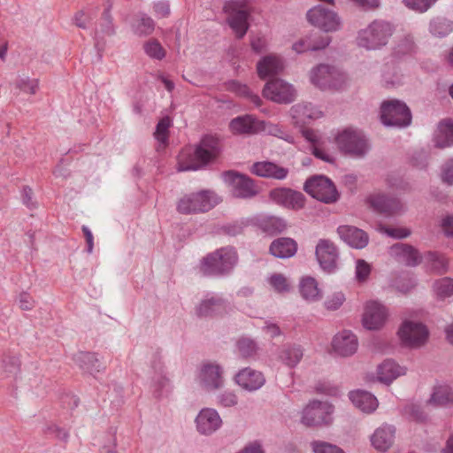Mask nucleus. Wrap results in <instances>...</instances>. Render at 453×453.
<instances>
[{"label": "nucleus", "mask_w": 453, "mask_h": 453, "mask_svg": "<svg viewBox=\"0 0 453 453\" xmlns=\"http://www.w3.org/2000/svg\"><path fill=\"white\" fill-rule=\"evenodd\" d=\"M220 141L212 135H204L193 153L181 152L178 158V171H196L219 156Z\"/></svg>", "instance_id": "nucleus-1"}, {"label": "nucleus", "mask_w": 453, "mask_h": 453, "mask_svg": "<svg viewBox=\"0 0 453 453\" xmlns=\"http://www.w3.org/2000/svg\"><path fill=\"white\" fill-rule=\"evenodd\" d=\"M237 262L236 250L231 246L222 247L203 257L199 273L204 277H225L232 273Z\"/></svg>", "instance_id": "nucleus-2"}, {"label": "nucleus", "mask_w": 453, "mask_h": 453, "mask_svg": "<svg viewBox=\"0 0 453 453\" xmlns=\"http://www.w3.org/2000/svg\"><path fill=\"white\" fill-rule=\"evenodd\" d=\"M392 34L393 27L389 22L375 19L358 32L357 43L368 50H378L388 43Z\"/></svg>", "instance_id": "nucleus-3"}, {"label": "nucleus", "mask_w": 453, "mask_h": 453, "mask_svg": "<svg viewBox=\"0 0 453 453\" xmlns=\"http://www.w3.org/2000/svg\"><path fill=\"white\" fill-rule=\"evenodd\" d=\"M223 11L227 14L226 22L236 38L242 39L250 27L248 19L252 11L250 0H229L225 3Z\"/></svg>", "instance_id": "nucleus-4"}, {"label": "nucleus", "mask_w": 453, "mask_h": 453, "mask_svg": "<svg viewBox=\"0 0 453 453\" xmlns=\"http://www.w3.org/2000/svg\"><path fill=\"white\" fill-rule=\"evenodd\" d=\"M219 203V197L209 190H202L181 197L177 203V211L181 214L206 212Z\"/></svg>", "instance_id": "nucleus-5"}, {"label": "nucleus", "mask_w": 453, "mask_h": 453, "mask_svg": "<svg viewBox=\"0 0 453 453\" xmlns=\"http://www.w3.org/2000/svg\"><path fill=\"white\" fill-rule=\"evenodd\" d=\"M380 119L387 127H405L411 123V112L400 100L384 101L380 106Z\"/></svg>", "instance_id": "nucleus-6"}, {"label": "nucleus", "mask_w": 453, "mask_h": 453, "mask_svg": "<svg viewBox=\"0 0 453 453\" xmlns=\"http://www.w3.org/2000/svg\"><path fill=\"white\" fill-rule=\"evenodd\" d=\"M303 190L313 198L325 203H333L339 198V193L333 181L324 175H314L306 180Z\"/></svg>", "instance_id": "nucleus-7"}, {"label": "nucleus", "mask_w": 453, "mask_h": 453, "mask_svg": "<svg viewBox=\"0 0 453 453\" xmlns=\"http://www.w3.org/2000/svg\"><path fill=\"white\" fill-rule=\"evenodd\" d=\"M310 79L320 89H337L342 85L344 75L334 66L320 64L311 70Z\"/></svg>", "instance_id": "nucleus-8"}, {"label": "nucleus", "mask_w": 453, "mask_h": 453, "mask_svg": "<svg viewBox=\"0 0 453 453\" xmlns=\"http://www.w3.org/2000/svg\"><path fill=\"white\" fill-rule=\"evenodd\" d=\"M225 180L231 186L232 195L236 198L250 199L258 194L255 181L245 174L234 171L224 173Z\"/></svg>", "instance_id": "nucleus-9"}, {"label": "nucleus", "mask_w": 453, "mask_h": 453, "mask_svg": "<svg viewBox=\"0 0 453 453\" xmlns=\"http://www.w3.org/2000/svg\"><path fill=\"white\" fill-rule=\"evenodd\" d=\"M333 406L326 402L312 401L303 411L302 423L306 426H318L331 423Z\"/></svg>", "instance_id": "nucleus-10"}, {"label": "nucleus", "mask_w": 453, "mask_h": 453, "mask_svg": "<svg viewBox=\"0 0 453 453\" xmlns=\"http://www.w3.org/2000/svg\"><path fill=\"white\" fill-rule=\"evenodd\" d=\"M341 150L356 157H363L368 150V143L361 132L345 129L336 137Z\"/></svg>", "instance_id": "nucleus-11"}, {"label": "nucleus", "mask_w": 453, "mask_h": 453, "mask_svg": "<svg viewBox=\"0 0 453 453\" xmlns=\"http://www.w3.org/2000/svg\"><path fill=\"white\" fill-rule=\"evenodd\" d=\"M306 17L311 25L326 33L337 31L341 27V19L337 13L322 5H317L310 9Z\"/></svg>", "instance_id": "nucleus-12"}, {"label": "nucleus", "mask_w": 453, "mask_h": 453, "mask_svg": "<svg viewBox=\"0 0 453 453\" xmlns=\"http://www.w3.org/2000/svg\"><path fill=\"white\" fill-rule=\"evenodd\" d=\"M228 308L227 301L221 296L208 293L195 308V313L201 319H212L225 314Z\"/></svg>", "instance_id": "nucleus-13"}, {"label": "nucleus", "mask_w": 453, "mask_h": 453, "mask_svg": "<svg viewBox=\"0 0 453 453\" xmlns=\"http://www.w3.org/2000/svg\"><path fill=\"white\" fill-rule=\"evenodd\" d=\"M269 198L276 204L293 211L303 209L306 201L303 193L289 188L272 189L269 192Z\"/></svg>", "instance_id": "nucleus-14"}, {"label": "nucleus", "mask_w": 453, "mask_h": 453, "mask_svg": "<svg viewBox=\"0 0 453 453\" xmlns=\"http://www.w3.org/2000/svg\"><path fill=\"white\" fill-rule=\"evenodd\" d=\"M398 335L404 345L416 348L426 342L428 330L422 323L406 320L401 326Z\"/></svg>", "instance_id": "nucleus-15"}, {"label": "nucleus", "mask_w": 453, "mask_h": 453, "mask_svg": "<svg viewBox=\"0 0 453 453\" xmlns=\"http://www.w3.org/2000/svg\"><path fill=\"white\" fill-rule=\"evenodd\" d=\"M265 97L280 104H289L295 100L294 88L280 79H271L263 89Z\"/></svg>", "instance_id": "nucleus-16"}, {"label": "nucleus", "mask_w": 453, "mask_h": 453, "mask_svg": "<svg viewBox=\"0 0 453 453\" xmlns=\"http://www.w3.org/2000/svg\"><path fill=\"white\" fill-rule=\"evenodd\" d=\"M367 203L375 211L386 217L397 215L403 211V206L399 199L385 194L371 195L367 198Z\"/></svg>", "instance_id": "nucleus-17"}, {"label": "nucleus", "mask_w": 453, "mask_h": 453, "mask_svg": "<svg viewBox=\"0 0 453 453\" xmlns=\"http://www.w3.org/2000/svg\"><path fill=\"white\" fill-rule=\"evenodd\" d=\"M388 315V310L382 303L369 301L366 303L363 315L364 326L369 330L379 329L384 325Z\"/></svg>", "instance_id": "nucleus-18"}, {"label": "nucleus", "mask_w": 453, "mask_h": 453, "mask_svg": "<svg viewBox=\"0 0 453 453\" xmlns=\"http://www.w3.org/2000/svg\"><path fill=\"white\" fill-rule=\"evenodd\" d=\"M338 255L334 242L325 239L319 241L316 246V257L324 271L332 273L336 268Z\"/></svg>", "instance_id": "nucleus-19"}, {"label": "nucleus", "mask_w": 453, "mask_h": 453, "mask_svg": "<svg viewBox=\"0 0 453 453\" xmlns=\"http://www.w3.org/2000/svg\"><path fill=\"white\" fill-rule=\"evenodd\" d=\"M196 425L199 434L211 435L221 427L222 419L216 410L204 408L196 416Z\"/></svg>", "instance_id": "nucleus-20"}, {"label": "nucleus", "mask_w": 453, "mask_h": 453, "mask_svg": "<svg viewBox=\"0 0 453 453\" xmlns=\"http://www.w3.org/2000/svg\"><path fill=\"white\" fill-rule=\"evenodd\" d=\"M223 370L220 365L213 363L203 364L200 370V380L208 391L219 389L223 387Z\"/></svg>", "instance_id": "nucleus-21"}, {"label": "nucleus", "mask_w": 453, "mask_h": 453, "mask_svg": "<svg viewBox=\"0 0 453 453\" xmlns=\"http://www.w3.org/2000/svg\"><path fill=\"white\" fill-rule=\"evenodd\" d=\"M234 381L242 388L252 392L262 388L265 382L264 374L250 367L240 370L234 376Z\"/></svg>", "instance_id": "nucleus-22"}, {"label": "nucleus", "mask_w": 453, "mask_h": 453, "mask_svg": "<svg viewBox=\"0 0 453 453\" xmlns=\"http://www.w3.org/2000/svg\"><path fill=\"white\" fill-rule=\"evenodd\" d=\"M358 346L357 336L349 330H343L337 334L332 342L333 349L335 353L342 357H349L353 355Z\"/></svg>", "instance_id": "nucleus-23"}, {"label": "nucleus", "mask_w": 453, "mask_h": 453, "mask_svg": "<svg viewBox=\"0 0 453 453\" xmlns=\"http://www.w3.org/2000/svg\"><path fill=\"white\" fill-rule=\"evenodd\" d=\"M250 172L262 178L282 180L288 177L289 170L271 161H262L254 163Z\"/></svg>", "instance_id": "nucleus-24"}, {"label": "nucleus", "mask_w": 453, "mask_h": 453, "mask_svg": "<svg viewBox=\"0 0 453 453\" xmlns=\"http://www.w3.org/2000/svg\"><path fill=\"white\" fill-rule=\"evenodd\" d=\"M390 255L407 266H417L422 261L418 250L407 243H396L390 247Z\"/></svg>", "instance_id": "nucleus-25"}, {"label": "nucleus", "mask_w": 453, "mask_h": 453, "mask_svg": "<svg viewBox=\"0 0 453 453\" xmlns=\"http://www.w3.org/2000/svg\"><path fill=\"white\" fill-rule=\"evenodd\" d=\"M337 233L344 242L355 249H363L369 242L368 234L353 226H340Z\"/></svg>", "instance_id": "nucleus-26"}, {"label": "nucleus", "mask_w": 453, "mask_h": 453, "mask_svg": "<svg viewBox=\"0 0 453 453\" xmlns=\"http://www.w3.org/2000/svg\"><path fill=\"white\" fill-rule=\"evenodd\" d=\"M229 128L234 134H254L263 128L262 122L252 115L238 116L229 123Z\"/></svg>", "instance_id": "nucleus-27"}, {"label": "nucleus", "mask_w": 453, "mask_h": 453, "mask_svg": "<svg viewBox=\"0 0 453 453\" xmlns=\"http://www.w3.org/2000/svg\"><path fill=\"white\" fill-rule=\"evenodd\" d=\"M395 427L393 425L383 424L378 427L371 437L372 445L380 451H386L394 444Z\"/></svg>", "instance_id": "nucleus-28"}, {"label": "nucleus", "mask_w": 453, "mask_h": 453, "mask_svg": "<svg viewBox=\"0 0 453 453\" xmlns=\"http://www.w3.org/2000/svg\"><path fill=\"white\" fill-rule=\"evenodd\" d=\"M284 69V62L276 55H268L257 62V70L260 79L273 78Z\"/></svg>", "instance_id": "nucleus-29"}, {"label": "nucleus", "mask_w": 453, "mask_h": 453, "mask_svg": "<svg viewBox=\"0 0 453 453\" xmlns=\"http://www.w3.org/2000/svg\"><path fill=\"white\" fill-rule=\"evenodd\" d=\"M254 224L264 233L270 235L283 232L287 227L284 219L273 215H259L254 219Z\"/></svg>", "instance_id": "nucleus-30"}, {"label": "nucleus", "mask_w": 453, "mask_h": 453, "mask_svg": "<svg viewBox=\"0 0 453 453\" xmlns=\"http://www.w3.org/2000/svg\"><path fill=\"white\" fill-rule=\"evenodd\" d=\"M73 361L81 370L92 375L105 369L97 354L94 352H79L74 356Z\"/></svg>", "instance_id": "nucleus-31"}, {"label": "nucleus", "mask_w": 453, "mask_h": 453, "mask_svg": "<svg viewBox=\"0 0 453 453\" xmlns=\"http://www.w3.org/2000/svg\"><path fill=\"white\" fill-rule=\"evenodd\" d=\"M434 147L445 149L453 145V122L451 119H443L439 122L434 134Z\"/></svg>", "instance_id": "nucleus-32"}, {"label": "nucleus", "mask_w": 453, "mask_h": 453, "mask_svg": "<svg viewBox=\"0 0 453 453\" xmlns=\"http://www.w3.org/2000/svg\"><path fill=\"white\" fill-rule=\"evenodd\" d=\"M349 397L352 403L363 412L372 413L378 407L377 398L367 391L360 389L351 391Z\"/></svg>", "instance_id": "nucleus-33"}, {"label": "nucleus", "mask_w": 453, "mask_h": 453, "mask_svg": "<svg viewBox=\"0 0 453 453\" xmlns=\"http://www.w3.org/2000/svg\"><path fill=\"white\" fill-rule=\"evenodd\" d=\"M269 250L276 257L288 258L296 253L297 243L291 238L280 237L271 243Z\"/></svg>", "instance_id": "nucleus-34"}, {"label": "nucleus", "mask_w": 453, "mask_h": 453, "mask_svg": "<svg viewBox=\"0 0 453 453\" xmlns=\"http://www.w3.org/2000/svg\"><path fill=\"white\" fill-rule=\"evenodd\" d=\"M111 4L110 2H107V4L105 5L104 10L99 19L98 27H96L95 32L96 46L99 44L100 39H103L104 36H111L115 34V27L113 24V18L111 16Z\"/></svg>", "instance_id": "nucleus-35"}, {"label": "nucleus", "mask_w": 453, "mask_h": 453, "mask_svg": "<svg viewBox=\"0 0 453 453\" xmlns=\"http://www.w3.org/2000/svg\"><path fill=\"white\" fill-rule=\"evenodd\" d=\"M406 369L400 366L394 360L387 359L378 366V379L386 384H390L394 380L404 375Z\"/></svg>", "instance_id": "nucleus-36"}, {"label": "nucleus", "mask_w": 453, "mask_h": 453, "mask_svg": "<svg viewBox=\"0 0 453 453\" xmlns=\"http://www.w3.org/2000/svg\"><path fill=\"white\" fill-rule=\"evenodd\" d=\"M290 114L296 124L307 125L310 120L319 118L321 112L310 104H298L291 107Z\"/></svg>", "instance_id": "nucleus-37"}, {"label": "nucleus", "mask_w": 453, "mask_h": 453, "mask_svg": "<svg viewBox=\"0 0 453 453\" xmlns=\"http://www.w3.org/2000/svg\"><path fill=\"white\" fill-rule=\"evenodd\" d=\"M155 21L146 13H138L131 24L133 32L138 36H147L153 33Z\"/></svg>", "instance_id": "nucleus-38"}, {"label": "nucleus", "mask_w": 453, "mask_h": 453, "mask_svg": "<svg viewBox=\"0 0 453 453\" xmlns=\"http://www.w3.org/2000/svg\"><path fill=\"white\" fill-rule=\"evenodd\" d=\"M425 259L434 273L444 274L448 272L449 262L444 255L435 251H428L425 254Z\"/></svg>", "instance_id": "nucleus-39"}, {"label": "nucleus", "mask_w": 453, "mask_h": 453, "mask_svg": "<svg viewBox=\"0 0 453 453\" xmlns=\"http://www.w3.org/2000/svg\"><path fill=\"white\" fill-rule=\"evenodd\" d=\"M300 293L302 297L308 302H316L322 297L317 281L311 277L302 280L300 283Z\"/></svg>", "instance_id": "nucleus-40"}, {"label": "nucleus", "mask_w": 453, "mask_h": 453, "mask_svg": "<svg viewBox=\"0 0 453 453\" xmlns=\"http://www.w3.org/2000/svg\"><path fill=\"white\" fill-rule=\"evenodd\" d=\"M303 356V351L300 346H285L280 353V360L289 367H295L301 361Z\"/></svg>", "instance_id": "nucleus-41"}, {"label": "nucleus", "mask_w": 453, "mask_h": 453, "mask_svg": "<svg viewBox=\"0 0 453 453\" xmlns=\"http://www.w3.org/2000/svg\"><path fill=\"white\" fill-rule=\"evenodd\" d=\"M432 288L438 300H445L453 296V278H440L434 280Z\"/></svg>", "instance_id": "nucleus-42"}, {"label": "nucleus", "mask_w": 453, "mask_h": 453, "mask_svg": "<svg viewBox=\"0 0 453 453\" xmlns=\"http://www.w3.org/2000/svg\"><path fill=\"white\" fill-rule=\"evenodd\" d=\"M429 402L436 406H447L453 403V391L448 386H440L434 389Z\"/></svg>", "instance_id": "nucleus-43"}, {"label": "nucleus", "mask_w": 453, "mask_h": 453, "mask_svg": "<svg viewBox=\"0 0 453 453\" xmlns=\"http://www.w3.org/2000/svg\"><path fill=\"white\" fill-rule=\"evenodd\" d=\"M172 120L169 117H165L157 124L154 136L159 142L157 150H160L165 148L168 143L169 127H171Z\"/></svg>", "instance_id": "nucleus-44"}, {"label": "nucleus", "mask_w": 453, "mask_h": 453, "mask_svg": "<svg viewBox=\"0 0 453 453\" xmlns=\"http://www.w3.org/2000/svg\"><path fill=\"white\" fill-rule=\"evenodd\" d=\"M430 32L438 37H444L453 30V23L443 18H436L431 20Z\"/></svg>", "instance_id": "nucleus-45"}, {"label": "nucleus", "mask_w": 453, "mask_h": 453, "mask_svg": "<svg viewBox=\"0 0 453 453\" xmlns=\"http://www.w3.org/2000/svg\"><path fill=\"white\" fill-rule=\"evenodd\" d=\"M238 354L242 358H251L256 356L257 351V343L250 338H241L236 343Z\"/></svg>", "instance_id": "nucleus-46"}, {"label": "nucleus", "mask_w": 453, "mask_h": 453, "mask_svg": "<svg viewBox=\"0 0 453 453\" xmlns=\"http://www.w3.org/2000/svg\"><path fill=\"white\" fill-rule=\"evenodd\" d=\"M307 37L309 41L307 48L311 49V51L324 50L331 42V37L326 35L315 33L307 35Z\"/></svg>", "instance_id": "nucleus-47"}, {"label": "nucleus", "mask_w": 453, "mask_h": 453, "mask_svg": "<svg viewBox=\"0 0 453 453\" xmlns=\"http://www.w3.org/2000/svg\"><path fill=\"white\" fill-rule=\"evenodd\" d=\"M145 53L151 58L161 60L165 57V50L156 39H150L143 45Z\"/></svg>", "instance_id": "nucleus-48"}, {"label": "nucleus", "mask_w": 453, "mask_h": 453, "mask_svg": "<svg viewBox=\"0 0 453 453\" xmlns=\"http://www.w3.org/2000/svg\"><path fill=\"white\" fill-rule=\"evenodd\" d=\"M230 88L236 92L238 95L250 98V102L253 103L256 106L258 107L261 105V98L257 95L253 94L246 85L241 84L237 81H233L230 84Z\"/></svg>", "instance_id": "nucleus-49"}, {"label": "nucleus", "mask_w": 453, "mask_h": 453, "mask_svg": "<svg viewBox=\"0 0 453 453\" xmlns=\"http://www.w3.org/2000/svg\"><path fill=\"white\" fill-rule=\"evenodd\" d=\"M153 387L156 397H161L165 392L167 393L170 390V380L162 373L161 370L160 373L154 378Z\"/></svg>", "instance_id": "nucleus-50"}, {"label": "nucleus", "mask_w": 453, "mask_h": 453, "mask_svg": "<svg viewBox=\"0 0 453 453\" xmlns=\"http://www.w3.org/2000/svg\"><path fill=\"white\" fill-rule=\"evenodd\" d=\"M16 88L19 90L30 95L36 94L39 88V80L27 78H18L16 81Z\"/></svg>", "instance_id": "nucleus-51"}, {"label": "nucleus", "mask_w": 453, "mask_h": 453, "mask_svg": "<svg viewBox=\"0 0 453 453\" xmlns=\"http://www.w3.org/2000/svg\"><path fill=\"white\" fill-rule=\"evenodd\" d=\"M313 453H345L340 447L322 441L311 442Z\"/></svg>", "instance_id": "nucleus-52"}, {"label": "nucleus", "mask_w": 453, "mask_h": 453, "mask_svg": "<svg viewBox=\"0 0 453 453\" xmlns=\"http://www.w3.org/2000/svg\"><path fill=\"white\" fill-rule=\"evenodd\" d=\"M403 2L410 10L424 13L435 4L436 0H403Z\"/></svg>", "instance_id": "nucleus-53"}, {"label": "nucleus", "mask_w": 453, "mask_h": 453, "mask_svg": "<svg viewBox=\"0 0 453 453\" xmlns=\"http://www.w3.org/2000/svg\"><path fill=\"white\" fill-rule=\"evenodd\" d=\"M3 366L7 377L16 375L19 371V358L15 356H8L4 358Z\"/></svg>", "instance_id": "nucleus-54"}, {"label": "nucleus", "mask_w": 453, "mask_h": 453, "mask_svg": "<svg viewBox=\"0 0 453 453\" xmlns=\"http://www.w3.org/2000/svg\"><path fill=\"white\" fill-rule=\"evenodd\" d=\"M371 265L364 259H358L356 263V279L358 282L367 280L371 273Z\"/></svg>", "instance_id": "nucleus-55"}, {"label": "nucleus", "mask_w": 453, "mask_h": 453, "mask_svg": "<svg viewBox=\"0 0 453 453\" xmlns=\"http://www.w3.org/2000/svg\"><path fill=\"white\" fill-rule=\"evenodd\" d=\"M270 284L279 293L288 292L289 290L288 280L282 274L275 273L272 275Z\"/></svg>", "instance_id": "nucleus-56"}, {"label": "nucleus", "mask_w": 453, "mask_h": 453, "mask_svg": "<svg viewBox=\"0 0 453 453\" xmlns=\"http://www.w3.org/2000/svg\"><path fill=\"white\" fill-rule=\"evenodd\" d=\"M94 19V15L91 13L85 12L84 11H79L75 13L73 21L74 24L82 29H87L89 27L91 21Z\"/></svg>", "instance_id": "nucleus-57"}, {"label": "nucleus", "mask_w": 453, "mask_h": 453, "mask_svg": "<svg viewBox=\"0 0 453 453\" xmlns=\"http://www.w3.org/2000/svg\"><path fill=\"white\" fill-rule=\"evenodd\" d=\"M405 412L410 415V417L418 422L425 421L426 419V414L421 408V406L418 404H409L405 407Z\"/></svg>", "instance_id": "nucleus-58"}, {"label": "nucleus", "mask_w": 453, "mask_h": 453, "mask_svg": "<svg viewBox=\"0 0 453 453\" xmlns=\"http://www.w3.org/2000/svg\"><path fill=\"white\" fill-rule=\"evenodd\" d=\"M219 403L224 407H232L237 404L238 398L233 391H224L219 396Z\"/></svg>", "instance_id": "nucleus-59"}, {"label": "nucleus", "mask_w": 453, "mask_h": 453, "mask_svg": "<svg viewBox=\"0 0 453 453\" xmlns=\"http://www.w3.org/2000/svg\"><path fill=\"white\" fill-rule=\"evenodd\" d=\"M344 300H345V297L342 293H341V292L335 293L325 302V307L327 310L335 311L338 308H340V306H342Z\"/></svg>", "instance_id": "nucleus-60"}, {"label": "nucleus", "mask_w": 453, "mask_h": 453, "mask_svg": "<svg viewBox=\"0 0 453 453\" xmlns=\"http://www.w3.org/2000/svg\"><path fill=\"white\" fill-rule=\"evenodd\" d=\"M384 233L395 239H403L411 235V230L406 227H385Z\"/></svg>", "instance_id": "nucleus-61"}, {"label": "nucleus", "mask_w": 453, "mask_h": 453, "mask_svg": "<svg viewBox=\"0 0 453 453\" xmlns=\"http://www.w3.org/2000/svg\"><path fill=\"white\" fill-rule=\"evenodd\" d=\"M153 11L157 18H165L170 14V4L168 1H157L153 4Z\"/></svg>", "instance_id": "nucleus-62"}, {"label": "nucleus", "mask_w": 453, "mask_h": 453, "mask_svg": "<svg viewBox=\"0 0 453 453\" xmlns=\"http://www.w3.org/2000/svg\"><path fill=\"white\" fill-rule=\"evenodd\" d=\"M414 50V42L412 39L405 37L403 39L395 48L396 55H404L411 53Z\"/></svg>", "instance_id": "nucleus-63"}, {"label": "nucleus", "mask_w": 453, "mask_h": 453, "mask_svg": "<svg viewBox=\"0 0 453 453\" xmlns=\"http://www.w3.org/2000/svg\"><path fill=\"white\" fill-rule=\"evenodd\" d=\"M441 180L448 185H453V158L444 164L441 171Z\"/></svg>", "instance_id": "nucleus-64"}]
</instances>
